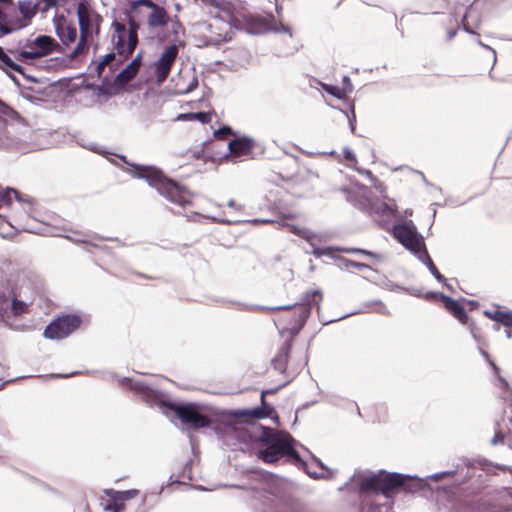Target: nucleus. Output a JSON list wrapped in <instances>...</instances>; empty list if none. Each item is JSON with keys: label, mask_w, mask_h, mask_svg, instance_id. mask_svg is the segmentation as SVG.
<instances>
[{"label": "nucleus", "mask_w": 512, "mask_h": 512, "mask_svg": "<svg viewBox=\"0 0 512 512\" xmlns=\"http://www.w3.org/2000/svg\"><path fill=\"white\" fill-rule=\"evenodd\" d=\"M25 27V23L16 22L0 9V37L11 34Z\"/></svg>", "instance_id": "obj_23"}, {"label": "nucleus", "mask_w": 512, "mask_h": 512, "mask_svg": "<svg viewBox=\"0 0 512 512\" xmlns=\"http://www.w3.org/2000/svg\"><path fill=\"white\" fill-rule=\"evenodd\" d=\"M341 190L348 194L347 200L371 215L383 218L396 217L397 209L394 200L387 198L383 193L381 194L383 200L374 202L368 196L367 188L359 183H353L350 188H342Z\"/></svg>", "instance_id": "obj_4"}, {"label": "nucleus", "mask_w": 512, "mask_h": 512, "mask_svg": "<svg viewBox=\"0 0 512 512\" xmlns=\"http://www.w3.org/2000/svg\"><path fill=\"white\" fill-rule=\"evenodd\" d=\"M178 418L192 426L193 428H202L209 425V419L200 413L199 408L195 404H182L174 407Z\"/></svg>", "instance_id": "obj_13"}, {"label": "nucleus", "mask_w": 512, "mask_h": 512, "mask_svg": "<svg viewBox=\"0 0 512 512\" xmlns=\"http://www.w3.org/2000/svg\"><path fill=\"white\" fill-rule=\"evenodd\" d=\"M445 473H441V474H434L432 476H430V478L432 479H435V480H438L442 477V475H444Z\"/></svg>", "instance_id": "obj_43"}, {"label": "nucleus", "mask_w": 512, "mask_h": 512, "mask_svg": "<svg viewBox=\"0 0 512 512\" xmlns=\"http://www.w3.org/2000/svg\"><path fill=\"white\" fill-rule=\"evenodd\" d=\"M308 474L312 475V476H316V473H313L311 471H307Z\"/></svg>", "instance_id": "obj_53"}, {"label": "nucleus", "mask_w": 512, "mask_h": 512, "mask_svg": "<svg viewBox=\"0 0 512 512\" xmlns=\"http://www.w3.org/2000/svg\"><path fill=\"white\" fill-rule=\"evenodd\" d=\"M506 336L507 338H511L512 337V333L510 330H506Z\"/></svg>", "instance_id": "obj_49"}, {"label": "nucleus", "mask_w": 512, "mask_h": 512, "mask_svg": "<svg viewBox=\"0 0 512 512\" xmlns=\"http://www.w3.org/2000/svg\"><path fill=\"white\" fill-rule=\"evenodd\" d=\"M358 251L361 252V253L367 254V255H372L370 252H367L365 250H358Z\"/></svg>", "instance_id": "obj_50"}, {"label": "nucleus", "mask_w": 512, "mask_h": 512, "mask_svg": "<svg viewBox=\"0 0 512 512\" xmlns=\"http://www.w3.org/2000/svg\"><path fill=\"white\" fill-rule=\"evenodd\" d=\"M351 481L361 492L379 491V473H357Z\"/></svg>", "instance_id": "obj_20"}, {"label": "nucleus", "mask_w": 512, "mask_h": 512, "mask_svg": "<svg viewBox=\"0 0 512 512\" xmlns=\"http://www.w3.org/2000/svg\"><path fill=\"white\" fill-rule=\"evenodd\" d=\"M405 215H412V211L411 210H406L405 211Z\"/></svg>", "instance_id": "obj_51"}, {"label": "nucleus", "mask_w": 512, "mask_h": 512, "mask_svg": "<svg viewBox=\"0 0 512 512\" xmlns=\"http://www.w3.org/2000/svg\"><path fill=\"white\" fill-rule=\"evenodd\" d=\"M364 312L386 313V307L381 302L371 303L366 306Z\"/></svg>", "instance_id": "obj_34"}, {"label": "nucleus", "mask_w": 512, "mask_h": 512, "mask_svg": "<svg viewBox=\"0 0 512 512\" xmlns=\"http://www.w3.org/2000/svg\"><path fill=\"white\" fill-rule=\"evenodd\" d=\"M321 300L322 293L319 290H314L312 292L306 293L303 299V303L299 306H293L295 308V314H297L298 317V319L295 322V325L301 327L308 318V316L310 315V304H317Z\"/></svg>", "instance_id": "obj_18"}, {"label": "nucleus", "mask_w": 512, "mask_h": 512, "mask_svg": "<svg viewBox=\"0 0 512 512\" xmlns=\"http://www.w3.org/2000/svg\"><path fill=\"white\" fill-rule=\"evenodd\" d=\"M350 128H351V131L354 132V130H355L354 118L352 120H350Z\"/></svg>", "instance_id": "obj_45"}, {"label": "nucleus", "mask_w": 512, "mask_h": 512, "mask_svg": "<svg viewBox=\"0 0 512 512\" xmlns=\"http://www.w3.org/2000/svg\"><path fill=\"white\" fill-rule=\"evenodd\" d=\"M178 28H181L180 24L179 23H175L174 24V32L177 33V29Z\"/></svg>", "instance_id": "obj_46"}, {"label": "nucleus", "mask_w": 512, "mask_h": 512, "mask_svg": "<svg viewBox=\"0 0 512 512\" xmlns=\"http://www.w3.org/2000/svg\"><path fill=\"white\" fill-rule=\"evenodd\" d=\"M479 44H480L482 47H485V48H487V49H490V47L486 46L485 44H483V43H481V42H479Z\"/></svg>", "instance_id": "obj_52"}, {"label": "nucleus", "mask_w": 512, "mask_h": 512, "mask_svg": "<svg viewBox=\"0 0 512 512\" xmlns=\"http://www.w3.org/2000/svg\"><path fill=\"white\" fill-rule=\"evenodd\" d=\"M253 415H254L255 417H257V418H263V417H265L267 414H266V413H264V412H262V411L255 410V411L253 412Z\"/></svg>", "instance_id": "obj_41"}, {"label": "nucleus", "mask_w": 512, "mask_h": 512, "mask_svg": "<svg viewBox=\"0 0 512 512\" xmlns=\"http://www.w3.org/2000/svg\"><path fill=\"white\" fill-rule=\"evenodd\" d=\"M406 476L396 473L379 472V491L388 496L390 492L404 486Z\"/></svg>", "instance_id": "obj_19"}, {"label": "nucleus", "mask_w": 512, "mask_h": 512, "mask_svg": "<svg viewBox=\"0 0 512 512\" xmlns=\"http://www.w3.org/2000/svg\"><path fill=\"white\" fill-rule=\"evenodd\" d=\"M284 226L291 232V233H294L302 238H305L307 241H312L314 235L308 231L307 229L305 228H302V227H299L297 225H294V224H284Z\"/></svg>", "instance_id": "obj_31"}, {"label": "nucleus", "mask_w": 512, "mask_h": 512, "mask_svg": "<svg viewBox=\"0 0 512 512\" xmlns=\"http://www.w3.org/2000/svg\"><path fill=\"white\" fill-rule=\"evenodd\" d=\"M484 314L505 326H512V312L509 311H499V310H486Z\"/></svg>", "instance_id": "obj_27"}, {"label": "nucleus", "mask_w": 512, "mask_h": 512, "mask_svg": "<svg viewBox=\"0 0 512 512\" xmlns=\"http://www.w3.org/2000/svg\"><path fill=\"white\" fill-rule=\"evenodd\" d=\"M393 235L406 249L416 256L426 250L423 237L417 232L416 227L411 221L395 225L393 227Z\"/></svg>", "instance_id": "obj_8"}, {"label": "nucleus", "mask_w": 512, "mask_h": 512, "mask_svg": "<svg viewBox=\"0 0 512 512\" xmlns=\"http://www.w3.org/2000/svg\"><path fill=\"white\" fill-rule=\"evenodd\" d=\"M29 312V305L16 298L0 296V318L7 324H11L15 317Z\"/></svg>", "instance_id": "obj_14"}, {"label": "nucleus", "mask_w": 512, "mask_h": 512, "mask_svg": "<svg viewBox=\"0 0 512 512\" xmlns=\"http://www.w3.org/2000/svg\"><path fill=\"white\" fill-rule=\"evenodd\" d=\"M497 386L501 389H504V388H507L508 387V384L507 382L500 376H498V384Z\"/></svg>", "instance_id": "obj_38"}, {"label": "nucleus", "mask_w": 512, "mask_h": 512, "mask_svg": "<svg viewBox=\"0 0 512 512\" xmlns=\"http://www.w3.org/2000/svg\"><path fill=\"white\" fill-rule=\"evenodd\" d=\"M288 350L289 347H284L278 353V355L273 359V365L275 369L283 372L286 367L287 359H288Z\"/></svg>", "instance_id": "obj_30"}, {"label": "nucleus", "mask_w": 512, "mask_h": 512, "mask_svg": "<svg viewBox=\"0 0 512 512\" xmlns=\"http://www.w3.org/2000/svg\"><path fill=\"white\" fill-rule=\"evenodd\" d=\"M54 26L55 32L64 46L69 47L71 44L75 43L77 39L79 40L76 27L63 16L54 20Z\"/></svg>", "instance_id": "obj_17"}, {"label": "nucleus", "mask_w": 512, "mask_h": 512, "mask_svg": "<svg viewBox=\"0 0 512 512\" xmlns=\"http://www.w3.org/2000/svg\"><path fill=\"white\" fill-rule=\"evenodd\" d=\"M141 65V54H138L123 70L117 75L115 73L110 77L109 80H103V83H108L111 79H114V87L111 93H115L116 90L130 81L137 74Z\"/></svg>", "instance_id": "obj_16"}, {"label": "nucleus", "mask_w": 512, "mask_h": 512, "mask_svg": "<svg viewBox=\"0 0 512 512\" xmlns=\"http://www.w3.org/2000/svg\"><path fill=\"white\" fill-rule=\"evenodd\" d=\"M348 82H351L350 79L348 77H344L343 78V86H348Z\"/></svg>", "instance_id": "obj_44"}, {"label": "nucleus", "mask_w": 512, "mask_h": 512, "mask_svg": "<svg viewBox=\"0 0 512 512\" xmlns=\"http://www.w3.org/2000/svg\"><path fill=\"white\" fill-rule=\"evenodd\" d=\"M104 494L110 498V503L105 506V510L111 512H124L125 501L131 500L139 495V490L130 489L126 491H117L105 489Z\"/></svg>", "instance_id": "obj_15"}, {"label": "nucleus", "mask_w": 512, "mask_h": 512, "mask_svg": "<svg viewBox=\"0 0 512 512\" xmlns=\"http://www.w3.org/2000/svg\"><path fill=\"white\" fill-rule=\"evenodd\" d=\"M13 198L17 200L16 205L14 207L15 213L12 216V220L14 222L13 225L15 226V228L27 232H36V229L33 226L24 223L22 214L19 213L21 210L28 217H34V207L30 200L23 199L18 195V192L13 189H7L0 192V206L12 205Z\"/></svg>", "instance_id": "obj_7"}, {"label": "nucleus", "mask_w": 512, "mask_h": 512, "mask_svg": "<svg viewBox=\"0 0 512 512\" xmlns=\"http://www.w3.org/2000/svg\"><path fill=\"white\" fill-rule=\"evenodd\" d=\"M77 15L80 25V34L76 47L69 54L71 60L83 59L89 50L87 39L90 33V16L87 8L83 4L78 6Z\"/></svg>", "instance_id": "obj_10"}, {"label": "nucleus", "mask_w": 512, "mask_h": 512, "mask_svg": "<svg viewBox=\"0 0 512 512\" xmlns=\"http://www.w3.org/2000/svg\"><path fill=\"white\" fill-rule=\"evenodd\" d=\"M292 306H279V307H272V308H268L269 310H285V309H290Z\"/></svg>", "instance_id": "obj_42"}, {"label": "nucleus", "mask_w": 512, "mask_h": 512, "mask_svg": "<svg viewBox=\"0 0 512 512\" xmlns=\"http://www.w3.org/2000/svg\"><path fill=\"white\" fill-rule=\"evenodd\" d=\"M490 364L493 367V369L495 370V372L498 373V371H499L498 367L492 362Z\"/></svg>", "instance_id": "obj_47"}, {"label": "nucleus", "mask_w": 512, "mask_h": 512, "mask_svg": "<svg viewBox=\"0 0 512 512\" xmlns=\"http://www.w3.org/2000/svg\"><path fill=\"white\" fill-rule=\"evenodd\" d=\"M356 170H357L360 174H362V175H364V176L368 177L371 181H373V182H374V187H375V189H376L380 194L384 193V191H385V187H384V185H383L382 183L378 182V181L373 177V175H372L371 171L366 170V169H358L357 167H356Z\"/></svg>", "instance_id": "obj_32"}, {"label": "nucleus", "mask_w": 512, "mask_h": 512, "mask_svg": "<svg viewBox=\"0 0 512 512\" xmlns=\"http://www.w3.org/2000/svg\"><path fill=\"white\" fill-rule=\"evenodd\" d=\"M129 8L135 14H140L142 13V8H147L149 10L147 23L151 28L163 27L170 20L165 8L157 5L152 0H133L129 3Z\"/></svg>", "instance_id": "obj_9"}, {"label": "nucleus", "mask_w": 512, "mask_h": 512, "mask_svg": "<svg viewBox=\"0 0 512 512\" xmlns=\"http://www.w3.org/2000/svg\"><path fill=\"white\" fill-rule=\"evenodd\" d=\"M210 219L213 221V222H217V223H232L231 221H228V220H225V219H218L216 217H210Z\"/></svg>", "instance_id": "obj_40"}, {"label": "nucleus", "mask_w": 512, "mask_h": 512, "mask_svg": "<svg viewBox=\"0 0 512 512\" xmlns=\"http://www.w3.org/2000/svg\"><path fill=\"white\" fill-rule=\"evenodd\" d=\"M178 53L179 49L177 45H169L162 51L160 57L154 62V74L158 84L163 83L167 79Z\"/></svg>", "instance_id": "obj_12"}, {"label": "nucleus", "mask_w": 512, "mask_h": 512, "mask_svg": "<svg viewBox=\"0 0 512 512\" xmlns=\"http://www.w3.org/2000/svg\"><path fill=\"white\" fill-rule=\"evenodd\" d=\"M134 175L146 179L150 186L155 187L161 195L175 204L185 206L191 202L189 192L185 191L172 180L164 177L155 167L135 166Z\"/></svg>", "instance_id": "obj_3"}, {"label": "nucleus", "mask_w": 512, "mask_h": 512, "mask_svg": "<svg viewBox=\"0 0 512 512\" xmlns=\"http://www.w3.org/2000/svg\"><path fill=\"white\" fill-rule=\"evenodd\" d=\"M251 440H262L268 444V447L259 451V458L267 463L277 461L281 456L289 455L296 460H300L297 452L292 447L290 435L274 432L270 429L251 425L244 430Z\"/></svg>", "instance_id": "obj_2"}, {"label": "nucleus", "mask_w": 512, "mask_h": 512, "mask_svg": "<svg viewBox=\"0 0 512 512\" xmlns=\"http://www.w3.org/2000/svg\"><path fill=\"white\" fill-rule=\"evenodd\" d=\"M212 112H196V113H182L177 115L176 121H199L202 124H207L212 120Z\"/></svg>", "instance_id": "obj_26"}, {"label": "nucleus", "mask_w": 512, "mask_h": 512, "mask_svg": "<svg viewBox=\"0 0 512 512\" xmlns=\"http://www.w3.org/2000/svg\"><path fill=\"white\" fill-rule=\"evenodd\" d=\"M322 88L329 93L330 95L338 98L343 99L347 96V94L351 93L353 90V86L351 82H348V86H334V85H328V84H322Z\"/></svg>", "instance_id": "obj_28"}, {"label": "nucleus", "mask_w": 512, "mask_h": 512, "mask_svg": "<svg viewBox=\"0 0 512 512\" xmlns=\"http://www.w3.org/2000/svg\"><path fill=\"white\" fill-rule=\"evenodd\" d=\"M228 206L233 208V209H235V210H237V211H240L242 209V206L241 205H237L234 200L228 201Z\"/></svg>", "instance_id": "obj_39"}, {"label": "nucleus", "mask_w": 512, "mask_h": 512, "mask_svg": "<svg viewBox=\"0 0 512 512\" xmlns=\"http://www.w3.org/2000/svg\"><path fill=\"white\" fill-rule=\"evenodd\" d=\"M197 85H198V81H197V79H195V78H194V79L191 81V83L189 84V86L187 87V89H185V90H180L178 93H179V94L189 93L190 91L194 90V89L197 87Z\"/></svg>", "instance_id": "obj_36"}, {"label": "nucleus", "mask_w": 512, "mask_h": 512, "mask_svg": "<svg viewBox=\"0 0 512 512\" xmlns=\"http://www.w3.org/2000/svg\"><path fill=\"white\" fill-rule=\"evenodd\" d=\"M418 259L423 262L426 267L429 269L431 274L439 281V282H445V278L439 273L438 269L432 262L431 258L428 255L427 250H424L420 252L419 255H417Z\"/></svg>", "instance_id": "obj_29"}, {"label": "nucleus", "mask_w": 512, "mask_h": 512, "mask_svg": "<svg viewBox=\"0 0 512 512\" xmlns=\"http://www.w3.org/2000/svg\"><path fill=\"white\" fill-rule=\"evenodd\" d=\"M81 324V319L75 315H66L52 321L45 329L44 336L51 340H60L73 331Z\"/></svg>", "instance_id": "obj_11"}, {"label": "nucleus", "mask_w": 512, "mask_h": 512, "mask_svg": "<svg viewBox=\"0 0 512 512\" xmlns=\"http://www.w3.org/2000/svg\"><path fill=\"white\" fill-rule=\"evenodd\" d=\"M449 290L453 291V288L445 281L442 282Z\"/></svg>", "instance_id": "obj_48"}, {"label": "nucleus", "mask_w": 512, "mask_h": 512, "mask_svg": "<svg viewBox=\"0 0 512 512\" xmlns=\"http://www.w3.org/2000/svg\"><path fill=\"white\" fill-rule=\"evenodd\" d=\"M507 435H505L502 431H497L495 433V436L492 438L491 442L493 445H496L498 443H502L505 441Z\"/></svg>", "instance_id": "obj_35"}, {"label": "nucleus", "mask_w": 512, "mask_h": 512, "mask_svg": "<svg viewBox=\"0 0 512 512\" xmlns=\"http://www.w3.org/2000/svg\"><path fill=\"white\" fill-rule=\"evenodd\" d=\"M2 113L6 118L0 115V146L22 148L28 127L13 110L3 109Z\"/></svg>", "instance_id": "obj_6"}, {"label": "nucleus", "mask_w": 512, "mask_h": 512, "mask_svg": "<svg viewBox=\"0 0 512 512\" xmlns=\"http://www.w3.org/2000/svg\"><path fill=\"white\" fill-rule=\"evenodd\" d=\"M343 157H344V160L347 161V165L356 169L357 158H356L355 153L350 148L345 147L343 149Z\"/></svg>", "instance_id": "obj_33"}, {"label": "nucleus", "mask_w": 512, "mask_h": 512, "mask_svg": "<svg viewBox=\"0 0 512 512\" xmlns=\"http://www.w3.org/2000/svg\"><path fill=\"white\" fill-rule=\"evenodd\" d=\"M252 148L253 142L249 138H238L229 143V150L233 158L249 155Z\"/></svg>", "instance_id": "obj_21"}, {"label": "nucleus", "mask_w": 512, "mask_h": 512, "mask_svg": "<svg viewBox=\"0 0 512 512\" xmlns=\"http://www.w3.org/2000/svg\"><path fill=\"white\" fill-rule=\"evenodd\" d=\"M58 47L54 38L47 35H40L33 40H26L16 48L10 49L13 57L23 63H30L35 59L48 56Z\"/></svg>", "instance_id": "obj_5"}, {"label": "nucleus", "mask_w": 512, "mask_h": 512, "mask_svg": "<svg viewBox=\"0 0 512 512\" xmlns=\"http://www.w3.org/2000/svg\"><path fill=\"white\" fill-rule=\"evenodd\" d=\"M112 26L115 32L116 52L106 54L96 66L97 76L104 80L112 77L118 66L134 52L138 44V25L134 20L129 21V27L118 22H114Z\"/></svg>", "instance_id": "obj_1"}, {"label": "nucleus", "mask_w": 512, "mask_h": 512, "mask_svg": "<svg viewBox=\"0 0 512 512\" xmlns=\"http://www.w3.org/2000/svg\"><path fill=\"white\" fill-rule=\"evenodd\" d=\"M18 9L22 17L15 18V21L25 23V27L28 26L36 14V4L31 0H19Z\"/></svg>", "instance_id": "obj_24"}, {"label": "nucleus", "mask_w": 512, "mask_h": 512, "mask_svg": "<svg viewBox=\"0 0 512 512\" xmlns=\"http://www.w3.org/2000/svg\"><path fill=\"white\" fill-rule=\"evenodd\" d=\"M231 133V129L230 127H223V128H220L217 132H215V135L216 136H222V135H227V134H230Z\"/></svg>", "instance_id": "obj_37"}, {"label": "nucleus", "mask_w": 512, "mask_h": 512, "mask_svg": "<svg viewBox=\"0 0 512 512\" xmlns=\"http://www.w3.org/2000/svg\"><path fill=\"white\" fill-rule=\"evenodd\" d=\"M264 394H265V392H263L262 396H261L262 402L264 401Z\"/></svg>", "instance_id": "obj_54"}, {"label": "nucleus", "mask_w": 512, "mask_h": 512, "mask_svg": "<svg viewBox=\"0 0 512 512\" xmlns=\"http://www.w3.org/2000/svg\"><path fill=\"white\" fill-rule=\"evenodd\" d=\"M434 296L439 297L443 301L445 308L461 323L466 322L467 314L465 309L457 301L441 293L434 294Z\"/></svg>", "instance_id": "obj_22"}, {"label": "nucleus", "mask_w": 512, "mask_h": 512, "mask_svg": "<svg viewBox=\"0 0 512 512\" xmlns=\"http://www.w3.org/2000/svg\"><path fill=\"white\" fill-rule=\"evenodd\" d=\"M12 54L10 53V50L6 52L1 46H0V69L3 71L9 73L10 71H15L18 73L23 72L22 66H20L18 63H16L13 58Z\"/></svg>", "instance_id": "obj_25"}]
</instances>
